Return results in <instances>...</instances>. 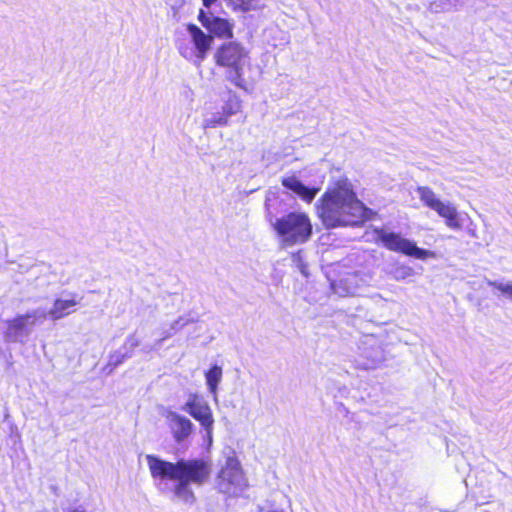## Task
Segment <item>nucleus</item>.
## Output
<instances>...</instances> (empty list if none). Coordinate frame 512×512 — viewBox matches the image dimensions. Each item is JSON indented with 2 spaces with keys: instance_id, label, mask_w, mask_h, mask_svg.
Listing matches in <instances>:
<instances>
[{
  "instance_id": "f257e3e1",
  "label": "nucleus",
  "mask_w": 512,
  "mask_h": 512,
  "mask_svg": "<svg viewBox=\"0 0 512 512\" xmlns=\"http://www.w3.org/2000/svg\"><path fill=\"white\" fill-rule=\"evenodd\" d=\"M155 485L164 493L170 492L174 500L192 506L196 496L192 485H204L211 474L210 465L202 459H180L169 462L158 456L145 457Z\"/></svg>"
},
{
  "instance_id": "f03ea898",
  "label": "nucleus",
  "mask_w": 512,
  "mask_h": 512,
  "mask_svg": "<svg viewBox=\"0 0 512 512\" xmlns=\"http://www.w3.org/2000/svg\"><path fill=\"white\" fill-rule=\"evenodd\" d=\"M316 210L326 228L354 225L362 221L369 211L357 198L348 178L333 182L318 199Z\"/></svg>"
},
{
  "instance_id": "7ed1b4c3",
  "label": "nucleus",
  "mask_w": 512,
  "mask_h": 512,
  "mask_svg": "<svg viewBox=\"0 0 512 512\" xmlns=\"http://www.w3.org/2000/svg\"><path fill=\"white\" fill-rule=\"evenodd\" d=\"M218 67L224 69L227 81L240 89H246L245 67L249 64V51L237 41L221 44L214 53Z\"/></svg>"
},
{
  "instance_id": "20e7f679",
  "label": "nucleus",
  "mask_w": 512,
  "mask_h": 512,
  "mask_svg": "<svg viewBox=\"0 0 512 512\" xmlns=\"http://www.w3.org/2000/svg\"><path fill=\"white\" fill-rule=\"evenodd\" d=\"M272 226L284 247L307 242L312 235V224L307 214L291 212L277 218Z\"/></svg>"
},
{
  "instance_id": "39448f33",
  "label": "nucleus",
  "mask_w": 512,
  "mask_h": 512,
  "mask_svg": "<svg viewBox=\"0 0 512 512\" xmlns=\"http://www.w3.org/2000/svg\"><path fill=\"white\" fill-rule=\"evenodd\" d=\"M420 200L430 209L445 219V224L453 230H460L470 217L466 213H460L450 202L441 201L434 191L429 187L420 186L417 188Z\"/></svg>"
},
{
  "instance_id": "423d86ee",
  "label": "nucleus",
  "mask_w": 512,
  "mask_h": 512,
  "mask_svg": "<svg viewBox=\"0 0 512 512\" xmlns=\"http://www.w3.org/2000/svg\"><path fill=\"white\" fill-rule=\"evenodd\" d=\"M189 42H180L178 51L182 57L200 66L206 59L213 43V36L206 34L194 24L187 26Z\"/></svg>"
},
{
  "instance_id": "0eeeda50",
  "label": "nucleus",
  "mask_w": 512,
  "mask_h": 512,
  "mask_svg": "<svg viewBox=\"0 0 512 512\" xmlns=\"http://www.w3.org/2000/svg\"><path fill=\"white\" fill-rule=\"evenodd\" d=\"M375 234L376 240L380 241L390 251L402 253L419 260L437 258L436 252L419 248L414 241L402 237L399 233L381 228L375 229Z\"/></svg>"
},
{
  "instance_id": "6e6552de",
  "label": "nucleus",
  "mask_w": 512,
  "mask_h": 512,
  "mask_svg": "<svg viewBox=\"0 0 512 512\" xmlns=\"http://www.w3.org/2000/svg\"><path fill=\"white\" fill-rule=\"evenodd\" d=\"M247 485L240 462L234 457H229L218 475V490L228 496H238L243 493Z\"/></svg>"
},
{
  "instance_id": "1a4fd4ad",
  "label": "nucleus",
  "mask_w": 512,
  "mask_h": 512,
  "mask_svg": "<svg viewBox=\"0 0 512 512\" xmlns=\"http://www.w3.org/2000/svg\"><path fill=\"white\" fill-rule=\"evenodd\" d=\"M47 318L46 309L37 308L19 315L8 322L5 339L9 342H23L31 333L33 327L41 324Z\"/></svg>"
},
{
  "instance_id": "9d476101",
  "label": "nucleus",
  "mask_w": 512,
  "mask_h": 512,
  "mask_svg": "<svg viewBox=\"0 0 512 512\" xmlns=\"http://www.w3.org/2000/svg\"><path fill=\"white\" fill-rule=\"evenodd\" d=\"M182 410L189 413L195 420L200 422L206 431L208 440L211 441L214 418L208 403L202 397L192 394L183 405Z\"/></svg>"
},
{
  "instance_id": "9b49d317",
  "label": "nucleus",
  "mask_w": 512,
  "mask_h": 512,
  "mask_svg": "<svg viewBox=\"0 0 512 512\" xmlns=\"http://www.w3.org/2000/svg\"><path fill=\"white\" fill-rule=\"evenodd\" d=\"M370 275L364 272L348 273L345 277L331 283L333 292L340 297L360 294L369 285Z\"/></svg>"
},
{
  "instance_id": "f8f14e48",
  "label": "nucleus",
  "mask_w": 512,
  "mask_h": 512,
  "mask_svg": "<svg viewBox=\"0 0 512 512\" xmlns=\"http://www.w3.org/2000/svg\"><path fill=\"white\" fill-rule=\"evenodd\" d=\"M201 24L213 35L218 38L230 39L233 37L234 23L228 19L206 14L203 10L198 16Z\"/></svg>"
},
{
  "instance_id": "ddd939ff",
  "label": "nucleus",
  "mask_w": 512,
  "mask_h": 512,
  "mask_svg": "<svg viewBox=\"0 0 512 512\" xmlns=\"http://www.w3.org/2000/svg\"><path fill=\"white\" fill-rule=\"evenodd\" d=\"M166 419L173 438L177 443L189 437L193 429V423L188 418L176 412L168 411L166 413Z\"/></svg>"
},
{
  "instance_id": "4468645a",
  "label": "nucleus",
  "mask_w": 512,
  "mask_h": 512,
  "mask_svg": "<svg viewBox=\"0 0 512 512\" xmlns=\"http://www.w3.org/2000/svg\"><path fill=\"white\" fill-rule=\"evenodd\" d=\"M78 301L74 296L69 298H57L50 310H46L47 317L52 320H59L75 311Z\"/></svg>"
},
{
  "instance_id": "2eb2a0df",
  "label": "nucleus",
  "mask_w": 512,
  "mask_h": 512,
  "mask_svg": "<svg viewBox=\"0 0 512 512\" xmlns=\"http://www.w3.org/2000/svg\"><path fill=\"white\" fill-rule=\"evenodd\" d=\"M282 184L284 187L295 192L302 200L308 203L312 202L319 191V188H309L305 186L295 176L283 177Z\"/></svg>"
},
{
  "instance_id": "dca6fc26",
  "label": "nucleus",
  "mask_w": 512,
  "mask_h": 512,
  "mask_svg": "<svg viewBox=\"0 0 512 512\" xmlns=\"http://www.w3.org/2000/svg\"><path fill=\"white\" fill-rule=\"evenodd\" d=\"M363 357L365 358V361L362 363V366L365 369H375L383 364L387 359L384 348L378 343L365 347L363 350Z\"/></svg>"
},
{
  "instance_id": "f3484780",
  "label": "nucleus",
  "mask_w": 512,
  "mask_h": 512,
  "mask_svg": "<svg viewBox=\"0 0 512 512\" xmlns=\"http://www.w3.org/2000/svg\"><path fill=\"white\" fill-rule=\"evenodd\" d=\"M465 0H427L424 2L425 11L429 14H441L458 11Z\"/></svg>"
},
{
  "instance_id": "a211bd4d",
  "label": "nucleus",
  "mask_w": 512,
  "mask_h": 512,
  "mask_svg": "<svg viewBox=\"0 0 512 512\" xmlns=\"http://www.w3.org/2000/svg\"><path fill=\"white\" fill-rule=\"evenodd\" d=\"M222 375H223L222 368L218 365H214L205 374L208 390L213 395L215 401H217V390H218V385L222 380Z\"/></svg>"
},
{
  "instance_id": "6ab92c4d",
  "label": "nucleus",
  "mask_w": 512,
  "mask_h": 512,
  "mask_svg": "<svg viewBox=\"0 0 512 512\" xmlns=\"http://www.w3.org/2000/svg\"><path fill=\"white\" fill-rule=\"evenodd\" d=\"M235 11L248 12L264 6L262 0H225Z\"/></svg>"
},
{
  "instance_id": "aec40b11",
  "label": "nucleus",
  "mask_w": 512,
  "mask_h": 512,
  "mask_svg": "<svg viewBox=\"0 0 512 512\" xmlns=\"http://www.w3.org/2000/svg\"><path fill=\"white\" fill-rule=\"evenodd\" d=\"M228 124V117L222 113H214L203 122L204 128H215L219 126H226Z\"/></svg>"
},
{
  "instance_id": "412c9836",
  "label": "nucleus",
  "mask_w": 512,
  "mask_h": 512,
  "mask_svg": "<svg viewBox=\"0 0 512 512\" xmlns=\"http://www.w3.org/2000/svg\"><path fill=\"white\" fill-rule=\"evenodd\" d=\"M241 109V100L236 97H230L223 106V113L227 116H233L237 114Z\"/></svg>"
},
{
  "instance_id": "4be33fe9",
  "label": "nucleus",
  "mask_w": 512,
  "mask_h": 512,
  "mask_svg": "<svg viewBox=\"0 0 512 512\" xmlns=\"http://www.w3.org/2000/svg\"><path fill=\"white\" fill-rule=\"evenodd\" d=\"M487 284L491 287L496 288L507 299L512 300V281L499 282L487 280Z\"/></svg>"
},
{
  "instance_id": "5701e85b",
  "label": "nucleus",
  "mask_w": 512,
  "mask_h": 512,
  "mask_svg": "<svg viewBox=\"0 0 512 512\" xmlns=\"http://www.w3.org/2000/svg\"><path fill=\"white\" fill-rule=\"evenodd\" d=\"M393 278L397 281L405 280L414 275V270L410 266L399 265L392 272Z\"/></svg>"
},
{
  "instance_id": "b1692460",
  "label": "nucleus",
  "mask_w": 512,
  "mask_h": 512,
  "mask_svg": "<svg viewBox=\"0 0 512 512\" xmlns=\"http://www.w3.org/2000/svg\"><path fill=\"white\" fill-rule=\"evenodd\" d=\"M140 344V339L136 335V333L130 334L125 339V342L123 344L122 349L125 353H130V357L132 356V353L136 347H138Z\"/></svg>"
},
{
  "instance_id": "393cba45",
  "label": "nucleus",
  "mask_w": 512,
  "mask_h": 512,
  "mask_svg": "<svg viewBox=\"0 0 512 512\" xmlns=\"http://www.w3.org/2000/svg\"><path fill=\"white\" fill-rule=\"evenodd\" d=\"M191 322V319L186 318L184 316H180L178 319H176L170 326V329L174 331L176 334L179 332L182 328H184L186 325H188Z\"/></svg>"
},
{
  "instance_id": "a878e982",
  "label": "nucleus",
  "mask_w": 512,
  "mask_h": 512,
  "mask_svg": "<svg viewBox=\"0 0 512 512\" xmlns=\"http://www.w3.org/2000/svg\"><path fill=\"white\" fill-rule=\"evenodd\" d=\"M127 358H130V353H115L110 356V362L114 366H118Z\"/></svg>"
},
{
  "instance_id": "bb28decb",
  "label": "nucleus",
  "mask_w": 512,
  "mask_h": 512,
  "mask_svg": "<svg viewBox=\"0 0 512 512\" xmlns=\"http://www.w3.org/2000/svg\"><path fill=\"white\" fill-rule=\"evenodd\" d=\"M293 262L300 269L301 273L306 274V266L302 263V258L300 252L293 255Z\"/></svg>"
},
{
  "instance_id": "cd10ccee",
  "label": "nucleus",
  "mask_w": 512,
  "mask_h": 512,
  "mask_svg": "<svg viewBox=\"0 0 512 512\" xmlns=\"http://www.w3.org/2000/svg\"><path fill=\"white\" fill-rule=\"evenodd\" d=\"M174 334H175L174 331L171 330L170 328L167 330H164L162 333V335H163L162 338H160L157 343L161 344L164 340L172 337Z\"/></svg>"
},
{
  "instance_id": "c85d7f7f",
  "label": "nucleus",
  "mask_w": 512,
  "mask_h": 512,
  "mask_svg": "<svg viewBox=\"0 0 512 512\" xmlns=\"http://www.w3.org/2000/svg\"><path fill=\"white\" fill-rule=\"evenodd\" d=\"M216 0H203V4L205 7L209 8L212 3H214Z\"/></svg>"
},
{
  "instance_id": "c756f323",
  "label": "nucleus",
  "mask_w": 512,
  "mask_h": 512,
  "mask_svg": "<svg viewBox=\"0 0 512 512\" xmlns=\"http://www.w3.org/2000/svg\"><path fill=\"white\" fill-rule=\"evenodd\" d=\"M71 512H86V511L82 510V509H79V508H76V509L72 510Z\"/></svg>"
},
{
  "instance_id": "7c9ffc66",
  "label": "nucleus",
  "mask_w": 512,
  "mask_h": 512,
  "mask_svg": "<svg viewBox=\"0 0 512 512\" xmlns=\"http://www.w3.org/2000/svg\"><path fill=\"white\" fill-rule=\"evenodd\" d=\"M470 234H471L473 237L475 236L474 231H470Z\"/></svg>"
},
{
  "instance_id": "2f4dec72",
  "label": "nucleus",
  "mask_w": 512,
  "mask_h": 512,
  "mask_svg": "<svg viewBox=\"0 0 512 512\" xmlns=\"http://www.w3.org/2000/svg\"><path fill=\"white\" fill-rule=\"evenodd\" d=\"M54 512H58V511H54Z\"/></svg>"
}]
</instances>
